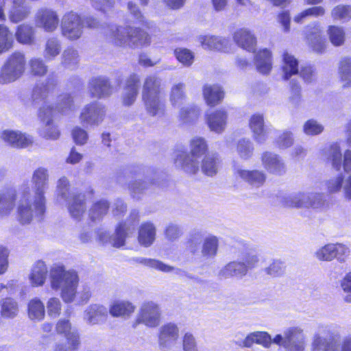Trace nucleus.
I'll return each instance as SVG.
<instances>
[{
  "label": "nucleus",
  "instance_id": "nucleus-55",
  "mask_svg": "<svg viewBox=\"0 0 351 351\" xmlns=\"http://www.w3.org/2000/svg\"><path fill=\"white\" fill-rule=\"evenodd\" d=\"M28 315L32 319H42L45 316V307L38 299L31 300L28 305Z\"/></svg>",
  "mask_w": 351,
  "mask_h": 351
},
{
  "label": "nucleus",
  "instance_id": "nucleus-51",
  "mask_svg": "<svg viewBox=\"0 0 351 351\" xmlns=\"http://www.w3.org/2000/svg\"><path fill=\"white\" fill-rule=\"evenodd\" d=\"M136 262L143 264L145 266L155 268L159 271H163V272H171L173 270H175V268L169 266L168 265H166L163 263L162 262L156 260V259H152V258H136ZM176 273L179 274V272L181 271L179 269H176Z\"/></svg>",
  "mask_w": 351,
  "mask_h": 351
},
{
  "label": "nucleus",
  "instance_id": "nucleus-24",
  "mask_svg": "<svg viewBox=\"0 0 351 351\" xmlns=\"http://www.w3.org/2000/svg\"><path fill=\"white\" fill-rule=\"evenodd\" d=\"M221 159L218 154L207 153L202 159L200 167L202 172L210 177L215 176L221 167Z\"/></svg>",
  "mask_w": 351,
  "mask_h": 351
},
{
  "label": "nucleus",
  "instance_id": "nucleus-45",
  "mask_svg": "<svg viewBox=\"0 0 351 351\" xmlns=\"http://www.w3.org/2000/svg\"><path fill=\"white\" fill-rule=\"evenodd\" d=\"M13 45L14 39L10 28L5 25H0V54L8 51Z\"/></svg>",
  "mask_w": 351,
  "mask_h": 351
},
{
  "label": "nucleus",
  "instance_id": "nucleus-19",
  "mask_svg": "<svg viewBox=\"0 0 351 351\" xmlns=\"http://www.w3.org/2000/svg\"><path fill=\"white\" fill-rule=\"evenodd\" d=\"M306 38L308 45L316 53H322L326 49V39L322 35L320 27L317 25L306 27Z\"/></svg>",
  "mask_w": 351,
  "mask_h": 351
},
{
  "label": "nucleus",
  "instance_id": "nucleus-12",
  "mask_svg": "<svg viewBox=\"0 0 351 351\" xmlns=\"http://www.w3.org/2000/svg\"><path fill=\"white\" fill-rule=\"evenodd\" d=\"M261 160L263 168L270 174L282 176L287 173V167L284 159L274 152H263Z\"/></svg>",
  "mask_w": 351,
  "mask_h": 351
},
{
  "label": "nucleus",
  "instance_id": "nucleus-35",
  "mask_svg": "<svg viewBox=\"0 0 351 351\" xmlns=\"http://www.w3.org/2000/svg\"><path fill=\"white\" fill-rule=\"evenodd\" d=\"M254 62L258 72L269 73L272 66L271 52L267 49L259 51L254 57Z\"/></svg>",
  "mask_w": 351,
  "mask_h": 351
},
{
  "label": "nucleus",
  "instance_id": "nucleus-6",
  "mask_svg": "<svg viewBox=\"0 0 351 351\" xmlns=\"http://www.w3.org/2000/svg\"><path fill=\"white\" fill-rule=\"evenodd\" d=\"M26 58L24 53L14 51L11 53L0 70V84H7L19 79L25 72Z\"/></svg>",
  "mask_w": 351,
  "mask_h": 351
},
{
  "label": "nucleus",
  "instance_id": "nucleus-58",
  "mask_svg": "<svg viewBox=\"0 0 351 351\" xmlns=\"http://www.w3.org/2000/svg\"><path fill=\"white\" fill-rule=\"evenodd\" d=\"M104 107L99 103L89 106V125L99 124L105 116Z\"/></svg>",
  "mask_w": 351,
  "mask_h": 351
},
{
  "label": "nucleus",
  "instance_id": "nucleus-33",
  "mask_svg": "<svg viewBox=\"0 0 351 351\" xmlns=\"http://www.w3.org/2000/svg\"><path fill=\"white\" fill-rule=\"evenodd\" d=\"M135 306L126 300L115 301L110 306L109 313L112 317H130L134 311Z\"/></svg>",
  "mask_w": 351,
  "mask_h": 351
},
{
  "label": "nucleus",
  "instance_id": "nucleus-36",
  "mask_svg": "<svg viewBox=\"0 0 351 351\" xmlns=\"http://www.w3.org/2000/svg\"><path fill=\"white\" fill-rule=\"evenodd\" d=\"M161 80L154 75L147 76L144 80L142 89V97L160 95Z\"/></svg>",
  "mask_w": 351,
  "mask_h": 351
},
{
  "label": "nucleus",
  "instance_id": "nucleus-11",
  "mask_svg": "<svg viewBox=\"0 0 351 351\" xmlns=\"http://www.w3.org/2000/svg\"><path fill=\"white\" fill-rule=\"evenodd\" d=\"M161 311L159 306L154 302H144L137 316L136 322L143 324L149 328H154L159 325Z\"/></svg>",
  "mask_w": 351,
  "mask_h": 351
},
{
  "label": "nucleus",
  "instance_id": "nucleus-8",
  "mask_svg": "<svg viewBox=\"0 0 351 351\" xmlns=\"http://www.w3.org/2000/svg\"><path fill=\"white\" fill-rule=\"evenodd\" d=\"M273 342L283 347L285 351H304L306 336L302 328L292 326L286 328L282 334L276 335Z\"/></svg>",
  "mask_w": 351,
  "mask_h": 351
},
{
  "label": "nucleus",
  "instance_id": "nucleus-64",
  "mask_svg": "<svg viewBox=\"0 0 351 351\" xmlns=\"http://www.w3.org/2000/svg\"><path fill=\"white\" fill-rule=\"evenodd\" d=\"M148 188V184L145 181L134 180L129 184V190L134 199H138L141 195Z\"/></svg>",
  "mask_w": 351,
  "mask_h": 351
},
{
  "label": "nucleus",
  "instance_id": "nucleus-14",
  "mask_svg": "<svg viewBox=\"0 0 351 351\" xmlns=\"http://www.w3.org/2000/svg\"><path fill=\"white\" fill-rule=\"evenodd\" d=\"M36 27L46 32H53L58 27L60 19L56 11L43 8L36 12L34 17Z\"/></svg>",
  "mask_w": 351,
  "mask_h": 351
},
{
  "label": "nucleus",
  "instance_id": "nucleus-43",
  "mask_svg": "<svg viewBox=\"0 0 351 351\" xmlns=\"http://www.w3.org/2000/svg\"><path fill=\"white\" fill-rule=\"evenodd\" d=\"M19 313L18 303L11 298H5L0 300V314L4 318L12 319Z\"/></svg>",
  "mask_w": 351,
  "mask_h": 351
},
{
  "label": "nucleus",
  "instance_id": "nucleus-18",
  "mask_svg": "<svg viewBox=\"0 0 351 351\" xmlns=\"http://www.w3.org/2000/svg\"><path fill=\"white\" fill-rule=\"evenodd\" d=\"M54 112V110L49 105L45 103L40 108L38 113L42 121L46 123L43 135L45 138L51 139H57L60 136L58 130L56 127L50 125Z\"/></svg>",
  "mask_w": 351,
  "mask_h": 351
},
{
  "label": "nucleus",
  "instance_id": "nucleus-28",
  "mask_svg": "<svg viewBox=\"0 0 351 351\" xmlns=\"http://www.w3.org/2000/svg\"><path fill=\"white\" fill-rule=\"evenodd\" d=\"M85 193H74L69 202L68 209L71 216L80 220L86 211Z\"/></svg>",
  "mask_w": 351,
  "mask_h": 351
},
{
  "label": "nucleus",
  "instance_id": "nucleus-49",
  "mask_svg": "<svg viewBox=\"0 0 351 351\" xmlns=\"http://www.w3.org/2000/svg\"><path fill=\"white\" fill-rule=\"evenodd\" d=\"M108 316V309L100 304L89 306V323L98 324L104 322Z\"/></svg>",
  "mask_w": 351,
  "mask_h": 351
},
{
  "label": "nucleus",
  "instance_id": "nucleus-47",
  "mask_svg": "<svg viewBox=\"0 0 351 351\" xmlns=\"http://www.w3.org/2000/svg\"><path fill=\"white\" fill-rule=\"evenodd\" d=\"M254 149V145L250 139L241 138L237 143L236 152L242 160H247L251 158Z\"/></svg>",
  "mask_w": 351,
  "mask_h": 351
},
{
  "label": "nucleus",
  "instance_id": "nucleus-30",
  "mask_svg": "<svg viewBox=\"0 0 351 351\" xmlns=\"http://www.w3.org/2000/svg\"><path fill=\"white\" fill-rule=\"evenodd\" d=\"M203 95L207 104L211 106L218 104L224 97L222 88L217 84H206L203 88Z\"/></svg>",
  "mask_w": 351,
  "mask_h": 351
},
{
  "label": "nucleus",
  "instance_id": "nucleus-40",
  "mask_svg": "<svg viewBox=\"0 0 351 351\" xmlns=\"http://www.w3.org/2000/svg\"><path fill=\"white\" fill-rule=\"evenodd\" d=\"M283 58V78L285 80H289L292 75L298 73V61L292 55L288 52H285Z\"/></svg>",
  "mask_w": 351,
  "mask_h": 351
},
{
  "label": "nucleus",
  "instance_id": "nucleus-41",
  "mask_svg": "<svg viewBox=\"0 0 351 351\" xmlns=\"http://www.w3.org/2000/svg\"><path fill=\"white\" fill-rule=\"evenodd\" d=\"M339 75L343 87H351V56H345L341 59Z\"/></svg>",
  "mask_w": 351,
  "mask_h": 351
},
{
  "label": "nucleus",
  "instance_id": "nucleus-16",
  "mask_svg": "<svg viewBox=\"0 0 351 351\" xmlns=\"http://www.w3.org/2000/svg\"><path fill=\"white\" fill-rule=\"evenodd\" d=\"M140 87V77L136 73L131 74L125 82L121 95V101L124 106H130L136 100Z\"/></svg>",
  "mask_w": 351,
  "mask_h": 351
},
{
  "label": "nucleus",
  "instance_id": "nucleus-4",
  "mask_svg": "<svg viewBox=\"0 0 351 351\" xmlns=\"http://www.w3.org/2000/svg\"><path fill=\"white\" fill-rule=\"evenodd\" d=\"M208 144L206 139L200 136H195L190 141V153L182 152L176 155L175 165L184 171L190 174H195L199 169V160L206 154Z\"/></svg>",
  "mask_w": 351,
  "mask_h": 351
},
{
  "label": "nucleus",
  "instance_id": "nucleus-29",
  "mask_svg": "<svg viewBox=\"0 0 351 351\" xmlns=\"http://www.w3.org/2000/svg\"><path fill=\"white\" fill-rule=\"evenodd\" d=\"M145 108L147 114L151 116H161L165 110V104L160 95L142 97Z\"/></svg>",
  "mask_w": 351,
  "mask_h": 351
},
{
  "label": "nucleus",
  "instance_id": "nucleus-22",
  "mask_svg": "<svg viewBox=\"0 0 351 351\" xmlns=\"http://www.w3.org/2000/svg\"><path fill=\"white\" fill-rule=\"evenodd\" d=\"M271 335L267 332L257 331L249 334L243 341L237 342V344L242 348H250L256 343L269 348L273 342Z\"/></svg>",
  "mask_w": 351,
  "mask_h": 351
},
{
  "label": "nucleus",
  "instance_id": "nucleus-34",
  "mask_svg": "<svg viewBox=\"0 0 351 351\" xmlns=\"http://www.w3.org/2000/svg\"><path fill=\"white\" fill-rule=\"evenodd\" d=\"M156 238V227L152 222L143 223L138 230V241L145 247L150 246Z\"/></svg>",
  "mask_w": 351,
  "mask_h": 351
},
{
  "label": "nucleus",
  "instance_id": "nucleus-17",
  "mask_svg": "<svg viewBox=\"0 0 351 351\" xmlns=\"http://www.w3.org/2000/svg\"><path fill=\"white\" fill-rule=\"evenodd\" d=\"M178 328L173 324L169 323L162 326L159 334V346L161 349L171 348L178 340Z\"/></svg>",
  "mask_w": 351,
  "mask_h": 351
},
{
  "label": "nucleus",
  "instance_id": "nucleus-1",
  "mask_svg": "<svg viewBox=\"0 0 351 351\" xmlns=\"http://www.w3.org/2000/svg\"><path fill=\"white\" fill-rule=\"evenodd\" d=\"M48 173L44 168L37 169L32 175L34 189L27 184H23L20 189L17 213L21 223H28L36 216H41L45 210V191L47 187Z\"/></svg>",
  "mask_w": 351,
  "mask_h": 351
},
{
  "label": "nucleus",
  "instance_id": "nucleus-62",
  "mask_svg": "<svg viewBox=\"0 0 351 351\" xmlns=\"http://www.w3.org/2000/svg\"><path fill=\"white\" fill-rule=\"evenodd\" d=\"M285 271V265L279 260H274L272 263L264 269L266 274L275 278L282 276Z\"/></svg>",
  "mask_w": 351,
  "mask_h": 351
},
{
  "label": "nucleus",
  "instance_id": "nucleus-27",
  "mask_svg": "<svg viewBox=\"0 0 351 351\" xmlns=\"http://www.w3.org/2000/svg\"><path fill=\"white\" fill-rule=\"evenodd\" d=\"M16 191L9 188L0 193V216L10 215L15 208Z\"/></svg>",
  "mask_w": 351,
  "mask_h": 351
},
{
  "label": "nucleus",
  "instance_id": "nucleus-56",
  "mask_svg": "<svg viewBox=\"0 0 351 351\" xmlns=\"http://www.w3.org/2000/svg\"><path fill=\"white\" fill-rule=\"evenodd\" d=\"M276 133V144L280 149H287L290 147L294 143L293 134L291 132L285 130L283 132H277Z\"/></svg>",
  "mask_w": 351,
  "mask_h": 351
},
{
  "label": "nucleus",
  "instance_id": "nucleus-50",
  "mask_svg": "<svg viewBox=\"0 0 351 351\" xmlns=\"http://www.w3.org/2000/svg\"><path fill=\"white\" fill-rule=\"evenodd\" d=\"M185 86V84L179 82L171 87L169 101L172 106H177L182 104L186 97Z\"/></svg>",
  "mask_w": 351,
  "mask_h": 351
},
{
  "label": "nucleus",
  "instance_id": "nucleus-32",
  "mask_svg": "<svg viewBox=\"0 0 351 351\" xmlns=\"http://www.w3.org/2000/svg\"><path fill=\"white\" fill-rule=\"evenodd\" d=\"M1 138L16 147H25L32 143V138L21 133L5 130L1 134Z\"/></svg>",
  "mask_w": 351,
  "mask_h": 351
},
{
  "label": "nucleus",
  "instance_id": "nucleus-25",
  "mask_svg": "<svg viewBox=\"0 0 351 351\" xmlns=\"http://www.w3.org/2000/svg\"><path fill=\"white\" fill-rule=\"evenodd\" d=\"M112 88L108 80L104 77H99L92 80L89 83V93L96 98L108 97L112 94Z\"/></svg>",
  "mask_w": 351,
  "mask_h": 351
},
{
  "label": "nucleus",
  "instance_id": "nucleus-9",
  "mask_svg": "<svg viewBox=\"0 0 351 351\" xmlns=\"http://www.w3.org/2000/svg\"><path fill=\"white\" fill-rule=\"evenodd\" d=\"M350 254L349 248L341 243H328L319 247L315 256L322 261H332L336 258L339 262L343 263Z\"/></svg>",
  "mask_w": 351,
  "mask_h": 351
},
{
  "label": "nucleus",
  "instance_id": "nucleus-48",
  "mask_svg": "<svg viewBox=\"0 0 351 351\" xmlns=\"http://www.w3.org/2000/svg\"><path fill=\"white\" fill-rule=\"evenodd\" d=\"M109 208V204L106 200H99L94 203L89 209V219L92 221H99L107 213Z\"/></svg>",
  "mask_w": 351,
  "mask_h": 351
},
{
  "label": "nucleus",
  "instance_id": "nucleus-59",
  "mask_svg": "<svg viewBox=\"0 0 351 351\" xmlns=\"http://www.w3.org/2000/svg\"><path fill=\"white\" fill-rule=\"evenodd\" d=\"M324 130V127L317 120L311 119L306 121L303 125V132L307 136H317Z\"/></svg>",
  "mask_w": 351,
  "mask_h": 351
},
{
  "label": "nucleus",
  "instance_id": "nucleus-39",
  "mask_svg": "<svg viewBox=\"0 0 351 351\" xmlns=\"http://www.w3.org/2000/svg\"><path fill=\"white\" fill-rule=\"evenodd\" d=\"M34 29L28 24H21L16 28L15 38L23 45H31L34 42Z\"/></svg>",
  "mask_w": 351,
  "mask_h": 351
},
{
  "label": "nucleus",
  "instance_id": "nucleus-3",
  "mask_svg": "<svg viewBox=\"0 0 351 351\" xmlns=\"http://www.w3.org/2000/svg\"><path fill=\"white\" fill-rule=\"evenodd\" d=\"M106 38L117 46L138 48L149 45L151 38L139 28L108 25L104 32Z\"/></svg>",
  "mask_w": 351,
  "mask_h": 351
},
{
  "label": "nucleus",
  "instance_id": "nucleus-53",
  "mask_svg": "<svg viewBox=\"0 0 351 351\" xmlns=\"http://www.w3.org/2000/svg\"><path fill=\"white\" fill-rule=\"evenodd\" d=\"M204 234L202 231L194 230L189 236L186 243V248L193 254L199 252V245L204 241Z\"/></svg>",
  "mask_w": 351,
  "mask_h": 351
},
{
  "label": "nucleus",
  "instance_id": "nucleus-15",
  "mask_svg": "<svg viewBox=\"0 0 351 351\" xmlns=\"http://www.w3.org/2000/svg\"><path fill=\"white\" fill-rule=\"evenodd\" d=\"M249 124L253 132V136L258 143H265L269 135L275 132L273 127L264 124V118L261 114H253L250 119Z\"/></svg>",
  "mask_w": 351,
  "mask_h": 351
},
{
  "label": "nucleus",
  "instance_id": "nucleus-23",
  "mask_svg": "<svg viewBox=\"0 0 351 351\" xmlns=\"http://www.w3.org/2000/svg\"><path fill=\"white\" fill-rule=\"evenodd\" d=\"M233 39L239 47L250 52L255 50L256 40L250 30L245 28L237 29L233 34Z\"/></svg>",
  "mask_w": 351,
  "mask_h": 351
},
{
  "label": "nucleus",
  "instance_id": "nucleus-54",
  "mask_svg": "<svg viewBox=\"0 0 351 351\" xmlns=\"http://www.w3.org/2000/svg\"><path fill=\"white\" fill-rule=\"evenodd\" d=\"M199 113V111L197 107L188 105L180 109L179 119L183 123H189L197 119Z\"/></svg>",
  "mask_w": 351,
  "mask_h": 351
},
{
  "label": "nucleus",
  "instance_id": "nucleus-31",
  "mask_svg": "<svg viewBox=\"0 0 351 351\" xmlns=\"http://www.w3.org/2000/svg\"><path fill=\"white\" fill-rule=\"evenodd\" d=\"M48 270L43 261H37L32 267L29 279L32 286H43L45 282Z\"/></svg>",
  "mask_w": 351,
  "mask_h": 351
},
{
  "label": "nucleus",
  "instance_id": "nucleus-61",
  "mask_svg": "<svg viewBox=\"0 0 351 351\" xmlns=\"http://www.w3.org/2000/svg\"><path fill=\"white\" fill-rule=\"evenodd\" d=\"M240 263H243L247 269L254 268L258 262V257L254 251L250 250L242 252L239 258Z\"/></svg>",
  "mask_w": 351,
  "mask_h": 351
},
{
  "label": "nucleus",
  "instance_id": "nucleus-37",
  "mask_svg": "<svg viewBox=\"0 0 351 351\" xmlns=\"http://www.w3.org/2000/svg\"><path fill=\"white\" fill-rule=\"evenodd\" d=\"M56 330L59 333H64L66 337L71 349H75L80 343L79 336L74 330H71V324L66 319H60L56 325Z\"/></svg>",
  "mask_w": 351,
  "mask_h": 351
},
{
  "label": "nucleus",
  "instance_id": "nucleus-26",
  "mask_svg": "<svg viewBox=\"0 0 351 351\" xmlns=\"http://www.w3.org/2000/svg\"><path fill=\"white\" fill-rule=\"evenodd\" d=\"M246 274V267L243 263H240L239 261L228 263L218 272L219 278L223 279L233 277L241 278Z\"/></svg>",
  "mask_w": 351,
  "mask_h": 351
},
{
  "label": "nucleus",
  "instance_id": "nucleus-21",
  "mask_svg": "<svg viewBox=\"0 0 351 351\" xmlns=\"http://www.w3.org/2000/svg\"><path fill=\"white\" fill-rule=\"evenodd\" d=\"M321 154L322 157L329 162L332 168L337 171L341 169L343 154H342L340 145L338 143H333L326 147L322 151Z\"/></svg>",
  "mask_w": 351,
  "mask_h": 351
},
{
  "label": "nucleus",
  "instance_id": "nucleus-7",
  "mask_svg": "<svg viewBox=\"0 0 351 351\" xmlns=\"http://www.w3.org/2000/svg\"><path fill=\"white\" fill-rule=\"evenodd\" d=\"M139 220V213L137 210L130 212L129 219L119 224L113 235L109 236L106 232H101L99 239L103 243L109 242L113 247H121L125 245V241L129 234L132 233Z\"/></svg>",
  "mask_w": 351,
  "mask_h": 351
},
{
  "label": "nucleus",
  "instance_id": "nucleus-63",
  "mask_svg": "<svg viewBox=\"0 0 351 351\" xmlns=\"http://www.w3.org/2000/svg\"><path fill=\"white\" fill-rule=\"evenodd\" d=\"M60 52V45L59 41L51 38L47 40L45 49V57L47 59H52Z\"/></svg>",
  "mask_w": 351,
  "mask_h": 351
},
{
  "label": "nucleus",
  "instance_id": "nucleus-46",
  "mask_svg": "<svg viewBox=\"0 0 351 351\" xmlns=\"http://www.w3.org/2000/svg\"><path fill=\"white\" fill-rule=\"evenodd\" d=\"M330 15L335 21L348 23L351 20V5L339 4L332 9Z\"/></svg>",
  "mask_w": 351,
  "mask_h": 351
},
{
  "label": "nucleus",
  "instance_id": "nucleus-10",
  "mask_svg": "<svg viewBox=\"0 0 351 351\" xmlns=\"http://www.w3.org/2000/svg\"><path fill=\"white\" fill-rule=\"evenodd\" d=\"M83 22L81 17L73 12L66 13L62 19V35L69 40H76L83 33Z\"/></svg>",
  "mask_w": 351,
  "mask_h": 351
},
{
  "label": "nucleus",
  "instance_id": "nucleus-2",
  "mask_svg": "<svg viewBox=\"0 0 351 351\" xmlns=\"http://www.w3.org/2000/svg\"><path fill=\"white\" fill-rule=\"evenodd\" d=\"M49 281L52 289L60 291L64 302H72L77 293L79 276L73 269H66L61 264H54L49 269Z\"/></svg>",
  "mask_w": 351,
  "mask_h": 351
},
{
  "label": "nucleus",
  "instance_id": "nucleus-42",
  "mask_svg": "<svg viewBox=\"0 0 351 351\" xmlns=\"http://www.w3.org/2000/svg\"><path fill=\"white\" fill-rule=\"evenodd\" d=\"M219 241L217 237L210 235L204 238L202 246V256L206 258H213L217 254Z\"/></svg>",
  "mask_w": 351,
  "mask_h": 351
},
{
  "label": "nucleus",
  "instance_id": "nucleus-60",
  "mask_svg": "<svg viewBox=\"0 0 351 351\" xmlns=\"http://www.w3.org/2000/svg\"><path fill=\"white\" fill-rule=\"evenodd\" d=\"M177 60L185 66H190L194 60L193 53L186 48H177L174 50Z\"/></svg>",
  "mask_w": 351,
  "mask_h": 351
},
{
  "label": "nucleus",
  "instance_id": "nucleus-52",
  "mask_svg": "<svg viewBox=\"0 0 351 351\" xmlns=\"http://www.w3.org/2000/svg\"><path fill=\"white\" fill-rule=\"evenodd\" d=\"M328 35L331 43L336 47L344 43L346 34L342 27L330 25L328 29Z\"/></svg>",
  "mask_w": 351,
  "mask_h": 351
},
{
  "label": "nucleus",
  "instance_id": "nucleus-44",
  "mask_svg": "<svg viewBox=\"0 0 351 351\" xmlns=\"http://www.w3.org/2000/svg\"><path fill=\"white\" fill-rule=\"evenodd\" d=\"M310 198V193H297L287 197L285 204L290 207L309 208Z\"/></svg>",
  "mask_w": 351,
  "mask_h": 351
},
{
  "label": "nucleus",
  "instance_id": "nucleus-20",
  "mask_svg": "<svg viewBox=\"0 0 351 351\" xmlns=\"http://www.w3.org/2000/svg\"><path fill=\"white\" fill-rule=\"evenodd\" d=\"M228 113L224 109L216 110L207 115L206 123L210 131L223 133L227 125Z\"/></svg>",
  "mask_w": 351,
  "mask_h": 351
},
{
  "label": "nucleus",
  "instance_id": "nucleus-5",
  "mask_svg": "<svg viewBox=\"0 0 351 351\" xmlns=\"http://www.w3.org/2000/svg\"><path fill=\"white\" fill-rule=\"evenodd\" d=\"M312 351H351V335L341 341L339 333L335 330H328L325 337L315 334Z\"/></svg>",
  "mask_w": 351,
  "mask_h": 351
},
{
  "label": "nucleus",
  "instance_id": "nucleus-57",
  "mask_svg": "<svg viewBox=\"0 0 351 351\" xmlns=\"http://www.w3.org/2000/svg\"><path fill=\"white\" fill-rule=\"evenodd\" d=\"M30 11L27 8L13 5L8 12V18L13 23H18L25 20L29 14Z\"/></svg>",
  "mask_w": 351,
  "mask_h": 351
},
{
  "label": "nucleus",
  "instance_id": "nucleus-38",
  "mask_svg": "<svg viewBox=\"0 0 351 351\" xmlns=\"http://www.w3.org/2000/svg\"><path fill=\"white\" fill-rule=\"evenodd\" d=\"M202 46L204 49L224 51L227 49L228 40L226 38L215 36H204L199 38Z\"/></svg>",
  "mask_w": 351,
  "mask_h": 351
},
{
  "label": "nucleus",
  "instance_id": "nucleus-13",
  "mask_svg": "<svg viewBox=\"0 0 351 351\" xmlns=\"http://www.w3.org/2000/svg\"><path fill=\"white\" fill-rule=\"evenodd\" d=\"M233 173L237 179H240L256 188L262 186L267 180L266 173L260 169L249 170L240 166H234Z\"/></svg>",
  "mask_w": 351,
  "mask_h": 351
}]
</instances>
